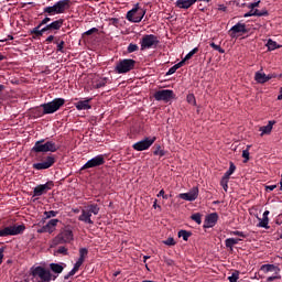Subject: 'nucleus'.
I'll use <instances>...</instances> for the list:
<instances>
[{"mask_svg": "<svg viewBox=\"0 0 282 282\" xmlns=\"http://www.w3.org/2000/svg\"><path fill=\"white\" fill-rule=\"evenodd\" d=\"M259 14V9H251L249 12L245 13V19H248V17H257Z\"/></svg>", "mask_w": 282, "mask_h": 282, "instance_id": "obj_44", "label": "nucleus"}, {"mask_svg": "<svg viewBox=\"0 0 282 282\" xmlns=\"http://www.w3.org/2000/svg\"><path fill=\"white\" fill-rule=\"evenodd\" d=\"M230 180V177L223 176L221 181H220V185L223 186L224 191H228V181Z\"/></svg>", "mask_w": 282, "mask_h": 282, "instance_id": "obj_43", "label": "nucleus"}, {"mask_svg": "<svg viewBox=\"0 0 282 282\" xmlns=\"http://www.w3.org/2000/svg\"><path fill=\"white\" fill-rule=\"evenodd\" d=\"M259 3H261V1H257V2L250 3L249 4L250 10H254V8H259Z\"/></svg>", "mask_w": 282, "mask_h": 282, "instance_id": "obj_60", "label": "nucleus"}, {"mask_svg": "<svg viewBox=\"0 0 282 282\" xmlns=\"http://www.w3.org/2000/svg\"><path fill=\"white\" fill-rule=\"evenodd\" d=\"M138 50H140V46H138V44L130 43L127 47V53L133 54V52H138Z\"/></svg>", "mask_w": 282, "mask_h": 282, "instance_id": "obj_35", "label": "nucleus"}, {"mask_svg": "<svg viewBox=\"0 0 282 282\" xmlns=\"http://www.w3.org/2000/svg\"><path fill=\"white\" fill-rule=\"evenodd\" d=\"M147 10L140 9V3H137L134 8L127 12L126 19L131 23H140L144 19Z\"/></svg>", "mask_w": 282, "mask_h": 282, "instance_id": "obj_8", "label": "nucleus"}, {"mask_svg": "<svg viewBox=\"0 0 282 282\" xmlns=\"http://www.w3.org/2000/svg\"><path fill=\"white\" fill-rule=\"evenodd\" d=\"M10 236H12L10 226L4 227L3 229L0 228V237H10Z\"/></svg>", "mask_w": 282, "mask_h": 282, "instance_id": "obj_37", "label": "nucleus"}, {"mask_svg": "<svg viewBox=\"0 0 282 282\" xmlns=\"http://www.w3.org/2000/svg\"><path fill=\"white\" fill-rule=\"evenodd\" d=\"M261 270H263L264 272H276V270H279V267L274 264H263L261 267Z\"/></svg>", "mask_w": 282, "mask_h": 282, "instance_id": "obj_31", "label": "nucleus"}, {"mask_svg": "<svg viewBox=\"0 0 282 282\" xmlns=\"http://www.w3.org/2000/svg\"><path fill=\"white\" fill-rule=\"evenodd\" d=\"M257 219H259V224L257 225L258 228H265V230H269L270 226H268V224H270V218L262 217L261 219L257 217Z\"/></svg>", "mask_w": 282, "mask_h": 282, "instance_id": "obj_27", "label": "nucleus"}, {"mask_svg": "<svg viewBox=\"0 0 282 282\" xmlns=\"http://www.w3.org/2000/svg\"><path fill=\"white\" fill-rule=\"evenodd\" d=\"M155 140H158L156 137L144 138L143 140L133 143L132 149H134V151H149V149L155 144Z\"/></svg>", "mask_w": 282, "mask_h": 282, "instance_id": "obj_11", "label": "nucleus"}, {"mask_svg": "<svg viewBox=\"0 0 282 282\" xmlns=\"http://www.w3.org/2000/svg\"><path fill=\"white\" fill-rule=\"evenodd\" d=\"M45 227H46L48 235H52V232H54V230H55L54 227L52 225H50V223H47L45 225Z\"/></svg>", "mask_w": 282, "mask_h": 282, "instance_id": "obj_56", "label": "nucleus"}, {"mask_svg": "<svg viewBox=\"0 0 282 282\" xmlns=\"http://www.w3.org/2000/svg\"><path fill=\"white\" fill-rule=\"evenodd\" d=\"M217 221H219V214H217V213L208 214L205 217L203 228H205V229L206 228H215V226L217 225Z\"/></svg>", "mask_w": 282, "mask_h": 282, "instance_id": "obj_17", "label": "nucleus"}, {"mask_svg": "<svg viewBox=\"0 0 282 282\" xmlns=\"http://www.w3.org/2000/svg\"><path fill=\"white\" fill-rule=\"evenodd\" d=\"M235 171H237V166L235 165V163L230 162L229 170L224 174V176H226V178H228V177H230V175H232V173H235Z\"/></svg>", "mask_w": 282, "mask_h": 282, "instance_id": "obj_34", "label": "nucleus"}, {"mask_svg": "<svg viewBox=\"0 0 282 282\" xmlns=\"http://www.w3.org/2000/svg\"><path fill=\"white\" fill-rule=\"evenodd\" d=\"M9 228L11 230V237L23 235V232H25V225H12L9 226Z\"/></svg>", "mask_w": 282, "mask_h": 282, "instance_id": "obj_22", "label": "nucleus"}, {"mask_svg": "<svg viewBox=\"0 0 282 282\" xmlns=\"http://www.w3.org/2000/svg\"><path fill=\"white\" fill-rule=\"evenodd\" d=\"M267 47L269 52H273V50H279L281 45H278V43L271 39L268 40L267 42Z\"/></svg>", "mask_w": 282, "mask_h": 282, "instance_id": "obj_30", "label": "nucleus"}, {"mask_svg": "<svg viewBox=\"0 0 282 282\" xmlns=\"http://www.w3.org/2000/svg\"><path fill=\"white\" fill-rule=\"evenodd\" d=\"M34 116L36 118H43V116H47V112H45V108L42 107V104L33 109Z\"/></svg>", "mask_w": 282, "mask_h": 282, "instance_id": "obj_25", "label": "nucleus"}, {"mask_svg": "<svg viewBox=\"0 0 282 282\" xmlns=\"http://www.w3.org/2000/svg\"><path fill=\"white\" fill-rule=\"evenodd\" d=\"M274 188H276V185H267L265 186L267 193H270V192L274 191Z\"/></svg>", "mask_w": 282, "mask_h": 282, "instance_id": "obj_61", "label": "nucleus"}, {"mask_svg": "<svg viewBox=\"0 0 282 282\" xmlns=\"http://www.w3.org/2000/svg\"><path fill=\"white\" fill-rule=\"evenodd\" d=\"M50 21H52V19L50 17H45L40 23L39 25L41 28H43V25H47V23H50Z\"/></svg>", "mask_w": 282, "mask_h": 282, "instance_id": "obj_50", "label": "nucleus"}, {"mask_svg": "<svg viewBox=\"0 0 282 282\" xmlns=\"http://www.w3.org/2000/svg\"><path fill=\"white\" fill-rule=\"evenodd\" d=\"M191 220L195 221L196 224H198V226H200L202 224V214L199 213H195L191 216Z\"/></svg>", "mask_w": 282, "mask_h": 282, "instance_id": "obj_36", "label": "nucleus"}, {"mask_svg": "<svg viewBox=\"0 0 282 282\" xmlns=\"http://www.w3.org/2000/svg\"><path fill=\"white\" fill-rule=\"evenodd\" d=\"M64 106H65L64 98H55L52 101L42 104V108L44 109V113H46V116L56 113V111H58L61 107H64Z\"/></svg>", "mask_w": 282, "mask_h": 282, "instance_id": "obj_6", "label": "nucleus"}, {"mask_svg": "<svg viewBox=\"0 0 282 282\" xmlns=\"http://www.w3.org/2000/svg\"><path fill=\"white\" fill-rule=\"evenodd\" d=\"M56 215H58V212H55V210L44 212L45 219H52V217H56Z\"/></svg>", "mask_w": 282, "mask_h": 282, "instance_id": "obj_42", "label": "nucleus"}, {"mask_svg": "<svg viewBox=\"0 0 282 282\" xmlns=\"http://www.w3.org/2000/svg\"><path fill=\"white\" fill-rule=\"evenodd\" d=\"M72 8L70 0H59L52 7H45L43 9V13L47 14V17H54V14H65L67 10Z\"/></svg>", "mask_w": 282, "mask_h": 282, "instance_id": "obj_4", "label": "nucleus"}, {"mask_svg": "<svg viewBox=\"0 0 282 282\" xmlns=\"http://www.w3.org/2000/svg\"><path fill=\"white\" fill-rule=\"evenodd\" d=\"M187 102H188V105H197V100L195 99V95H193V94H189V95H187Z\"/></svg>", "mask_w": 282, "mask_h": 282, "instance_id": "obj_46", "label": "nucleus"}, {"mask_svg": "<svg viewBox=\"0 0 282 282\" xmlns=\"http://www.w3.org/2000/svg\"><path fill=\"white\" fill-rule=\"evenodd\" d=\"M58 39V36L50 35L46 40L45 43H54Z\"/></svg>", "mask_w": 282, "mask_h": 282, "instance_id": "obj_57", "label": "nucleus"}, {"mask_svg": "<svg viewBox=\"0 0 282 282\" xmlns=\"http://www.w3.org/2000/svg\"><path fill=\"white\" fill-rule=\"evenodd\" d=\"M3 252H6V247L0 248V261L3 262Z\"/></svg>", "mask_w": 282, "mask_h": 282, "instance_id": "obj_63", "label": "nucleus"}, {"mask_svg": "<svg viewBox=\"0 0 282 282\" xmlns=\"http://www.w3.org/2000/svg\"><path fill=\"white\" fill-rule=\"evenodd\" d=\"M254 80H257L260 85L267 83L265 73L257 72L254 75Z\"/></svg>", "mask_w": 282, "mask_h": 282, "instance_id": "obj_29", "label": "nucleus"}, {"mask_svg": "<svg viewBox=\"0 0 282 282\" xmlns=\"http://www.w3.org/2000/svg\"><path fill=\"white\" fill-rule=\"evenodd\" d=\"M197 3V0H177L175 2L176 8H181L183 10H188L192 6H195Z\"/></svg>", "mask_w": 282, "mask_h": 282, "instance_id": "obj_20", "label": "nucleus"}, {"mask_svg": "<svg viewBox=\"0 0 282 282\" xmlns=\"http://www.w3.org/2000/svg\"><path fill=\"white\" fill-rule=\"evenodd\" d=\"M56 252L57 254H63L64 257H67V254H69L66 247H59Z\"/></svg>", "mask_w": 282, "mask_h": 282, "instance_id": "obj_47", "label": "nucleus"}, {"mask_svg": "<svg viewBox=\"0 0 282 282\" xmlns=\"http://www.w3.org/2000/svg\"><path fill=\"white\" fill-rule=\"evenodd\" d=\"M278 100H282V87L280 88V95L278 96Z\"/></svg>", "mask_w": 282, "mask_h": 282, "instance_id": "obj_64", "label": "nucleus"}, {"mask_svg": "<svg viewBox=\"0 0 282 282\" xmlns=\"http://www.w3.org/2000/svg\"><path fill=\"white\" fill-rule=\"evenodd\" d=\"M177 66L176 65H174V66H172L169 70H167V73H166V76H172V74H175V72H177Z\"/></svg>", "mask_w": 282, "mask_h": 282, "instance_id": "obj_52", "label": "nucleus"}, {"mask_svg": "<svg viewBox=\"0 0 282 282\" xmlns=\"http://www.w3.org/2000/svg\"><path fill=\"white\" fill-rule=\"evenodd\" d=\"M96 32H98V28H93L86 31L84 34H86V36H91V34H96Z\"/></svg>", "mask_w": 282, "mask_h": 282, "instance_id": "obj_54", "label": "nucleus"}, {"mask_svg": "<svg viewBox=\"0 0 282 282\" xmlns=\"http://www.w3.org/2000/svg\"><path fill=\"white\" fill-rule=\"evenodd\" d=\"M153 98L158 100V102H171L173 98H175V93L171 89H162L154 93Z\"/></svg>", "mask_w": 282, "mask_h": 282, "instance_id": "obj_10", "label": "nucleus"}, {"mask_svg": "<svg viewBox=\"0 0 282 282\" xmlns=\"http://www.w3.org/2000/svg\"><path fill=\"white\" fill-rule=\"evenodd\" d=\"M230 235H234L235 237H242V239H246V237H248V235H246L243 231H231Z\"/></svg>", "mask_w": 282, "mask_h": 282, "instance_id": "obj_48", "label": "nucleus"}, {"mask_svg": "<svg viewBox=\"0 0 282 282\" xmlns=\"http://www.w3.org/2000/svg\"><path fill=\"white\" fill-rule=\"evenodd\" d=\"M35 160L37 163L32 165L35 171H47L56 164V154H36Z\"/></svg>", "mask_w": 282, "mask_h": 282, "instance_id": "obj_2", "label": "nucleus"}, {"mask_svg": "<svg viewBox=\"0 0 282 282\" xmlns=\"http://www.w3.org/2000/svg\"><path fill=\"white\" fill-rule=\"evenodd\" d=\"M61 147L56 144L54 141H46L45 139H41L35 142L33 148L31 149V153H56Z\"/></svg>", "mask_w": 282, "mask_h": 282, "instance_id": "obj_3", "label": "nucleus"}, {"mask_svg": "<svg viewBox=\"0 0 282 282\" xmlns=\"http://www.w3.org/2000/svg\"><path fill=\"white\" fill-rule=\"evenodd\" d=\"M83 263H85L83 259H78L74 264V268L70 270V274H76V272L80 270V265H83Z\"/></svg>", "mask_w": 282, "mask_h": 282, "instance_id": "obj_33", "label": "nucleus"}, {"mask_svg": "<svg viewBox=\"0 0 282 282\" xmlns=\"http://www.w3.org/2000/svg\"><path fill=\"white\" fill-rule=\"evenodd\" d=\"M106 85H107V78H104L98 82L97 87L100 88V87H105Z\"/></svg>", "mask_w": 282, "mask_h": 282, "instance_id": "obj_58", "label": "nucleus"}, {"mask_svg": "<svg viewBox=\"0 0 282 282\" xmlns=\"http://www.w3.org/2000/svg\"><path fill=\"white\" fill-rule=\"evenodd\" d=\"M105 155L98 154L93 159L88 160L85 165L82 166L80 171H87V169H96L98 166H102L105 164Z\"/></svg>", "mask_w": 282, "mask_h": 282, "instance_id": "obj_12", "label": "nucleus"}, {"mask_svg": "<svg viewBox=\"0 0 282 282\" xmlns=\"http://www.w3.org/2000/svg\"><path fill=\"white\" fill-rule=\"evenodd\" d=\"M274 124H276V121L272 120L269 121L267 126L260 127L259 131H261V138H263V135H270V133H272V128L274 127Z\"/></svg>", "mask_w": 282, "mask_h": 282, "instance_id": "obj_21", "label": "nucleus"}, {"mask_svg": "<svg viewBox=\"0 0 282 282\" xmlns=\"http://www.w3.org/2000/svg\"><path fill=\"white\" fill-rule=\"evenodd\" d=\"M32 276H39L42 282L52 281V272L43 267H36L33 269Z\"/></svg>", "mask_w": 282, "mask_h": 282, "instance_id": "obj_13", "label": "nucleus"}, {"mask_svg": "<svg viewBox=\"0 0 282 282\" xmlns=\"http://www.w3.org/2000/svg\"><path fill=\"white\" fill-rule=\"evenodd\" d=\"M242 158L245 159V163L248 162V160H250V151H248V149L242 151Z\"/></svg>", "mask_w": 282, "mask_h": 282, "instance_id": "obj_49", "label": "nucleus"}, {"mask_svg": "<svg viewBox=\"0 0 282 282\" xmlns=\"http://www.w3.org/2000/svg\"><path fill=\"white\" fill-rule=\"evenodd\" d=\"M87 254H89V250H87V248H80L78 259H82V261L85 262V259H86Z\"/></svg>", "mask_w": 282, "mask_h": 282, "instance_id": "obj_38", "label": "nucleus"}, {"mask_svg": "<svg viewBox=\"0 0 282 282\" xmlns=\"http://www.w3.org/2000/svg\"><path fill=\"white\" fill-rule=\"evenodd\" d=\"M268 14H269L268 10L265 9L261 11L258 10V14H256V17H268Z\"/></svg>", "mask_w": 282, "mask_h": 282, "instance_id": "obj_55", "label": "nucleus"}, {"mask_svg": "<svg viewBox=\"0 0 282 282\" xmlns=\"http://www.w3.org/2000/svg\"><path fill=\"white\" fill-rule=\"evenodd\" d=\"M178 197L185 202H195L199 197V188L193 187L189 192L180 194Z\"/></svg>", "mask_w": 282, "mask_h": 282, "instance_id": "obj_16", "label": "nucleus"}, {"mask_svg": "<svg viewBox=\"0 0 282 282\" xmlns=\"http://www.w3.org/2000/svg\"><path fill=\"white\" fill-rule=\"evenodd\" d=\"M91 212L88 209H83L82 214L78 217L79 221H83L84 224H89V226H94V220H91Z\"/></svg>", "mask_w": 282, "mask_h": 282, "instance_id": "obj_19", "label": "nucleus"}, {"mask_svg": "<svg viewBox=\"0 0 282 282\" xmlns=\"http://www.w3.org/2000/svg\"><path fill=\"white\" fill-rule=\"evenodd\" d=\"M140 45L141 51L155 50L158 45H160V39L158 37V35L147 34L142 36Z\"/></svg>", "mask_w": 282, "mask_h": 282, "instance_id": "obj_7", "label": "nucleus"}, {"mask_svg": "<svg viewBox=\"0 0 282 282\" xmlns=\"http://www.w3.org/2000/svg\"><path fill=\"white\" fill-rule=\"evenodd\" d=\"M63 23H65V20L58 19L51 22L50 24L45 25L42 29L41 25L37 24L35 28L31 30V34L33 35V39H41L43 34H52L53 32L54 34H56V32H58V30L63 28Z\"/></svg>", "mask_w": 282, "mask_h": 282, "instance_id": "obj_1", "label": "nucleus"}, {"mask_svg": "<svg viewBox=\"0 0 282 282\" xmlns=\"http://www.w3.org/2000/svg\"><path fill=\"white\" fill-rule=\"evenodd\" d=\"M54 186V181H48L45 184H40L34 187L32 197H41L45 195L47 191H52Z\"/></svg>", "mask_w": 282, "mask_h": 282, "instance_id": "obj_14", "label": "nucleus"}, {"mask_svg": "<svg viewBox=\"0 0 282 282\" xmlns=\"http://www.w3.org/2000/svg\"><path fill=\"white\" fill-rule=\"evenodd\" d=\"M37 232L40 235H43V234L47 232V228L45 227V225L43 227H41L40 229H37Z\"/></svg>", "mask_w": 282, "mask_h": 282, "instance_id": "obj_62", "label": "nucleus"}, {"mask_svg": "<svg viewBox=\"0 0 282 282\" xmlns=\"http://www.w3.org/2000/svg\"><path fill=\"white\" fill-rule=\"evenodd\" d=\"M225 246H226V248H229L230 250H232V248H235V242H234L232 238H227L225 240Z\"/></svg>", "mask_w": 282, "mask_h": 282, "instance_id": "obj_45", "label": "nucleus"}, {"mask_svg": "<svg viewBox=\"0 0 282 282\" xmlns=\"http://www.w3.org/2000/svg\"><path fill=\"white\" fill-rule=\"evenodd\" d=\"M54 44L56 45V52L65 54V41L61 40L59 36L55 37Z\"/></svg>", "mask_w": 282, "mask_h": 282, "instance_id": "obj_23", "label": "nucleus"}, {"mask_svg": "<svg viewBox=\"0 0 282 282\" xmlns=\"http://www.w3.org/2000/svg\"><path fill=\"white\" fill-rule=\"evenodd\" d=\"M87 209L93 215H98V213H100V207L98 206V204H90V205L87 206Z\"/></svg>", "mask_w": 282, "mask_h": 282, "instance_id": "obj_32", "label": "nucleus"}, {"mask_svg": "<svg viewBox=\"0 0 282 282\" xmlns=\"http://www.w3.org/2000/svg\"><path fill=\"white\" fill-rule=\"evenodd\" d=\"M186 58L184 57L181 62H178L177 64H175V66L177 67V69H180V67H184V65L186 64Z\"/></svg>", "mask_w": 282, "mask_h": 282, "instance_id": "obj_59", "label": "nucleus"}, {"mask_svg": "<svg viewBox=\"0 0 282 282\" xmlns=\"http://www.w3.org/2000/svg\"><path fill=\"white\" fill-rule=\"evenodd\" d=\"M237 34H248V29L246 28V23L238 22L229 30V36L231 39H237Z\"/></svg>", "mask_w": 282, "mask_h": 282, "instance_id": "obj_15", "label": "nucleus"}, {"mask_svg": "<svg viewBox=\"0 0 282 282\" xmlns=\"http://www.w3.org/2000/svg\"><path fill=\"white\" fill-rule=\"evenodd\" d=\"M178 237L183 239V241H188L189 237H193V232L181 229L178 231Z\"/></svg>", "mask_w": 282, "mask_h": 282, "instance_id": "obj_28", "label": "nucleus"}, {"mask_svg": "<svg viewBox=\"0 0 282 282\" xmlns=\"http://www.w3.org/2000/svg\"><path fill=\"white\" fill-rule=\"evenodd\" d=\"M50 269L52 270V272H54L55 274H61L63 272V270H65V267L59 264V263H51L50 264Z\"/></svg>", "mask_w": 282, "mask_h": 282, "instance_id": "obj_26", "label": "nucleus"}, {"mask_svg": "<svg viewBox=\"0 0 282 282\" xmlns=\"http://www.w3.org/2000/svg\"><path fill=\"white\" fill-rule=\"evenodd\" d=\"M163 243L165 245V246H175V239H173V238H167L165 241H163Z\"/></svg>", "mask_w": 282, "mask_h": 282, "instance_id": "obj_51", "label": "nucleus"}, {"mask_svg": "<svg viewBox=\"0 0 282 282\" xmlns=\"http://www.w3.org/2000/svg\"><path fill=\"white\" fill-rule=\"evenodd\" d=\"M197 52H199V47L193 48V50L184 57L185 61H191V58H193V56H195V54H197Z\"/></svg>", "mask_w": 282, "mask_h": 282, "instance_id": "obj_40", "label": "nucleus"}, {"mask_svg": "<svg viewBox=\"0 0 282 282\" xmlns=\"http://www.w3.org/2000/svg\"><path fill=\"white\" fill-rule=\"evenodd\" d=\"M74 241V231L69 227H65L59 234L53 239V246H61L63 243H72Z\"/></svg>", "mask_w": 282, "mask_h": 282, "instance_id": "obj_5", "label": "nucleus"}, {"mask_svg": "<svg viewBox=\"0 0 282 282\" xmlns=\"http://www.w3.org/2000/svg\"><path fill=\"white\" fill-rule=\"evenodd\" d=\"M91 100L93 98H85L84 100H79L77 102H75V107L77 109V111H87L89 109H91Z\"/></svg>", "mask_w": 282, "mask_h": 282, "instance_id": "obj_18", "label": "nucleus"}, {"mask_svg": "<svg viewBox=\"0 0 282 282\" xmlns=\"http://www.w3.org/2000/svg\"><path fill=\"white\" fill-rule=\"evenodd\" d=\"M228 281L237 282L239 281V271H234L230 276H228Z\"/></svg>", "mask_w": 282, "mask_h": 282, "instance_id": "obj_41", "label": "nucleus"}, {"mask_svg": "<svg viewBox=\"0 0 282 282\" xmlns=\"http://www.w3.org/2000/svg\"><path fill=\"white\" fill-rule=\"evenodd\" d=\"M153 155H159L160 158H164V155H166V150L162 149V145L160 144H154L153 145Z\"/></svg>", "mask_w": 282, "mask_h": 282, "instance_id": "obj_24", "label": "nucleus"}, {"mask_svg": "<svg viewBox=\"0 0 282 282\" xmlns=\"http://www.w3.org/2000/svg\"><path fill=\"white\" fill-rule=\"evenodd\" d=\"M58 219L54 218L48 221V225L52 226L56 230V226H58Z\"/></svg>", "mask_w": 282, "mask_h": 282, "instance_id": "obj_53", "label": "nucleus"}, {"mask_svg": "<svg viewBox=\"0 0 282 282\" xmlns=\"http://www.w3.org/2000/svg\"><path fill=\"white\" fill-rule=\"evenodd\" d=\"M209 45L215 50L216 52H219V54H225L226 51L221 48L220 45L215 44V42H210Z\"/></svg>", "mask_w": 282, "mask_h": 282, "instance_id": "obj_39", "label": "nucleus"}, {"mask_svg": "<svg viewBox=\"0 0 282 282\" xmlns=\"http://www.w3.org/2000/svg\"><path fill=\"white\" fill-rule=\"evenodd\" d=\"M132 69H135V59L131 58L120 59L115 67L117 74H129Z\"/></svg>", "mask_w": 282, "mask_h": 282, "instance_id": "obj_9", "label": "nucleus"}]
</instances>
